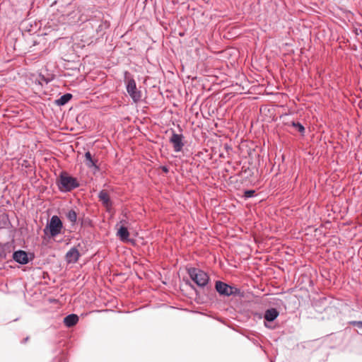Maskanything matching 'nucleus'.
<instances>
[{
	"label": "nucleus",
	"instance_id": "nucleus-1",
	"mask_svg": "<svg viewBox=\"0 0 362 362\" xmlns=\"http://www.w3.org/2000/svg\"><path fill=\"white\" fill-rule=\"evenodd\" d=\"M190 279L199 287H204L209 281L208 274L198 268L190 267L187 269Z\"/></svg>",
	"mask_w": 362,
	"mask_h": 362
},
{
	"label": "nucleus",
	"instance_id": "nucleus-2",
	"mask_svg": "<svg viewBox=\"0 0 362 362\" xmlns=\"http://www.w3.org/2000/svg\"><path fill=\"white\" fill-rule=\"evenodd\" d=\"M63 223L61 219L57 216H53L44 228V233L54 238L61 233Z\"/></svg>",
	"mask_w": 362,
	"mask_h": 362
},
{
	"label": "nucleus",
	"instance_id": "nucleus-3",
	"mask_svg": "<svg viewBox=\"0 0 362 362\" xmlns=\"http://www.w3.org/2000/svg\"><path fill=\"white\" fill-rule=\"evenodd\" d=\"M125 81L127 83V91L134 103H138L141 99V92L136 88L135 80L129 76L127 71L125 72Z\"/></svg>",
	"mask_w": 362,
	"mask_h": 362
},
{
	"label": "nucleus",
	"instance_id": "nucleus-4",
	"mask_svg": "<svg viewBox=\"0 0 362 362\" xmlns=\"http://www.w3.org/2000/svg\"><path fill=\"white\" fill-rule=\"evenodd\" d=\"M78 185L76 178L69 176L66 174H62L60 175L59 188L61 191L69 192L78 187Z\"/></svg>",
	"mask_w": 362,
	"mask_h": 362
},
{
	"label": "nucleus",
	"instance_id": "nucleus-5",
	"mask_svg": "<svg viewBox=\"0 0 362 362\" xmlns=\"http://www.w3.org/2000/svg\"><path fill=\"white\" fill-rule=\"evenodd\" d=\"M215 288L220 295L225 296H230L238 292V288L220 281L216 282Z\"/></svg>",
	"mask_w": 362,
	"mask_h": 362
},
{
	"label": "nucleus",
	"instance_id": "nucleus-6",
	"mask_svg": "<svg viewBox=\"0 0 362 362\" xmlns=\"http://www.w3.org/2000/svg\"><path fill=\"white\" fill-rule=\"evenodd\" d=\"M183 139L182 134H177L173 131L169 141L172 144L175 152H180L182 149L185 145Z\"/></svg>",
	"mask_w": 362,
	"mask_h": 362
},
{
	"label": "nucleus",
	"instance_id": "nucleus-7",
	"mask_svg": "<svg viewBox=\"0 0 362 362\" xmlns=\"http://www.w3.org/2000/svg\"><path fill=\"white\" fill-rule=\"evenodd\" d=\"M13 258L21 264H25L29 262L27 252L21 250L13 252Z\"/></svg>",
	"mask_w": 362,
	"mask_h": 362
},
{
	"label": "nucleus",
	"instance_id": "nucleus-8",
	"mask_svg": "<svg viewBox=\"0 0 362 362\" xmlns=\"http://www.w3.org/2000/svg\"><path fill=\"white\" fill-rule=\"evenodd\" d=\"M100 202H102L103 205L107 209L110 210L112 208V202L110 199L108 192L106 190H102L98 194Z\"/></svg>",
	"mask_w": 362,
	"mask_h": 362
},
{
	"label": "nucleus",
	"instance_id": "nucleus-9",
	"mask_svg": "<svg viewBox=\"0 0 362 362\" xmlns=\"http://www.w3.org/2000/svg\"><path fill=\"white\" fill-rule=\"evenodd\" d=\"M97 162L98 160L93 159L92 158L91 153L89 151H87L85 153V163L88 168H93L95 171H98L100 168L97 165Z\"/></svg>",
	"mask_w": 362,
	"mask_h": 362
},
{
	"label": "nucleus",
	"instance_id": "nucleus-10",
	"mask_svg": "<svg viewBox=\"0 0 362 362\" xmlns=\"http://www.w3.org/2000/svg\"><path fill=\"white\" fill-rule=\"evenodd\" d=\"M80 257V253L76 247H72L69 250L66 255V259L69 263H75L78 261Z\"/></svg>",
	"mask_w": 362,
	"mask_h": 362
},
{
	"label": "nucleus",
	"instance_id": "nucleus-11",
	"mask_svg": "<svg viewBox=\"0 0 362 362\" xmlns=\"http://www.w3.org/2000/svg\"><path fill=\"white\" fill-rule=\"evenodd\" d=\"M117 236L122 242H127L129 240V233L128 229L124 226H120L117 232Z\"/></svg>",
	"mask_w": 362,
	"mask_h": 362
},
{
	"label": "nucleus",
	"instance_id": "nucleus-12",
	"mask_svg": "<svg viewBox=\"0 0 362 362\" xmlns=\"http://www.w3.org/2000/svg\"><path fill=\"white\" fill-rule=\"evenodd\" d=\"M279 314L276 308H270L265 311L264 317L265 320L272 322L279 316Z\"/></svg>",
	"mask_w": 362,
	"mask_h": 362
},
{
	"label": "nucleus",
	"instance_id": "nucleus-13",
	"mask_svg": "<svg viewBox=\"0 0 362 362\" xmlns=\"http://www.w3.org/2000/svg\"><path fill=\"white\" fill-rule=\"evenodd\" d=\"M78 321V315L75 314H70L64 317V323L67 327H71L77 324Z\"/></svg>",
	"mask_w": 362,
	"mask_h": 362
},
{
	"label": "nucleus",
	"instance_id": "nucleus-14",
	"mask_svg": "<svg viewBox=\"0 0 362 362\" xmlns=\"http://www.w3.org/2000/svg\"><path fill=\"white\" fill-rule=\"evenodd\" d=\"M72 98V95L70 93H66L56 100L58 105H64L67 103Z\"/></svg>",
	"mask_w": 362,
	"mask_h": 362
},
{
	"label": "nucleus",
	"instance_id": "nucleus-15",
	"mask_svg": "<svg viewBox=\"0 0 362 362\" xmlns=\"http://www.w3.org/2000/svg\"><path fill=\"white\" fill-rule=\"evenodd\" d=\"M66 218L72 223H75L77 219V214L74 210H70L66 214Z\"/></svg>",
	"mask_w": 362,
	"mask_h": 362
},
{
	"label": "nucleus",
	"instance_id": "nucleus-16",
	"mask_svg": "<svg viewBox=\"0 0 362 362\" xmlns=\"http://www.w3.org/2000/svg\"><path fill=\"white\" fill-rule=\"evenodd\" d=\"M291 126L293 127L298 132L303 134L305 132V127L299 122H292Z\"/></svg>",
	"mask_w": 362,
	"mask_h": 362
},
{
	"label": "nucleus",
	"instance_id": "nucleus-17",
	"mask_svg": "<svg viewBox=\"0 0 362 362\" xmlns=\"http://www.w3.org/2000/svg\"><path fill=\"white\" fill-rule=\"evenodd\" d=\"M255 193V192L254 190H247L244 193V197L246 198H250V197H253Z\"/></svg>",
	"mask_w": 362,
	"mask_h": 362
},
{
	"label": "nucleus",
	"instance_id": "nucleus-18",
	"mask_svg": "<svg viewBox=\"0 0 362 362\" xmlns=\"http://www.w3.org/2000/svg\"><path fill=\"white\" fill-rule=\"evenodd\" d=\"M349 324L359 328H362V321H351L349 322Z\"/></svg>",
	"mask_w": 362,
	"mask_h": 362
},
{
	"label": "nucleus",
	"instance_id": "nucleus-19",
	"mask_svg": "<svg viewBox=\"0 0 362 362\" xmlns=\"http://www.w3.org/2000/svg\"><path fill=\"white\" fill-rule=\"evenodd\" d=\"M119 223L121 224V226H126V225L127 224V221L126 220H121Z\"/></svg>",
	"mask_w": 362,
	"mask_h": 362
},
{
	"label": "nucleus",
	"instance_id": "nucleus-20",
	"mask_svg": "<svg viewBox=\"0 0 362 362\" xmlns=\"http://www.w3.org/2000/svg\"><path fill=\"white\" fill-rule=\"evenodd\" d=\"M28 340V337H26V338L24 339V341H25V342H26Z\"/></svg>",
	"mask_w": 362,
	"mask_h": 362
},
{
	"label": "nucleus",
	"instance_id": "nucleus-21",
	"mask_svg": "<svg viewBox=\"0 0 362 362\" xmlns=\"http://www.w3.org/2000/svg\"><path fill=\"white\" fill-rule=\"evenodd\" d=\"M163 170H164V171H165V172H167V171H168V170H167V168H163Z\"/></svg>",
	"mask_w": 362,
	"mask_h": 362
}]
</instances>
